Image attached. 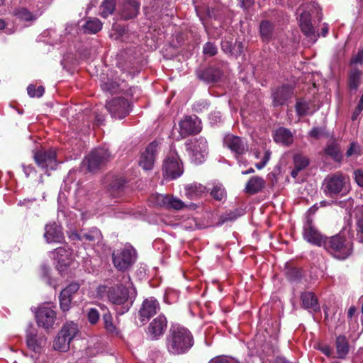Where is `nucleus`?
<instances>
[{
	"label": "nucleus",
	"instance_id": "nucleus-1",
	"mask_svg": "<svg viewBox=\"0 0 363 363\" xmlns=\"http://www.w3.org/2000/svg\"><path fill=\"white\" fill-rule=\"evenodd\" d=\"M124 283L125 285L121 284L111 287L101 285L96 289L99 296L101 297L106 296L108 300L113 306L121 307L118 311V313L121 315L129 310L137 294L135 288L130 282L129 276L124 277Z\"/></svg>",
	"mask_w": 363,
	"mask_h": 363
},
{
	"label": "nucleus",
	"instance_id": "nucleus-2",
	"mask_svg": "<svg viewBox=\"0 0 363 363\" xmlns=\"http://www.w3.org/2000/svg\"><path fill=\"white\" fill-rule=\"evenodd\" d=\"M193 345L194 339L189 330L179 325L171 328L166 338V346L169 353L177 355L184 354Z\"/></svg>",
	"mask_w": 363,
	"mask_h": 363
},
{
	"label": "nucleus",
	"instance_id": "nucleus-3",
	"mask_svg": "<svg viewBox=\"0 0 363 363\" xmlns=\"http://www.w3.org/2000/svg\"><path fill=\"white\" fill-rule=\"evenodd\" d=\"M323 190L330 197L346 195L350 191V179L340 172L329 174L323 181Z\"/></svg>",
	"mask_w": 363,
	"mask_h": 363
},
{
	"label": "nucleus",
	"instance_id": "nucleus-4",
	"mask_svg": "<svg viewBox=\"0 0 363 363\" xmlns=\"http://www.w3.org/2000/svg\"><path fill=\"white\" fill-rule=\"evenodd\" d=\"M323 246L338 259H345L351 255L352 250V243L339 235L326 238Z\"/></svg>",
	"mask_w": 363,
	"mask_h": 363
},
{
	"label": "nucleus",
	"instance_id": "nucleus-5",
	"mask_svg": "<svg viewBox=\"0 0 363 363\" xmlns=\"http://www.w3.org/2000/svg\"><path fill=\"white\" fill-rule=\"evenodd\" d=\"M78 332L77 325L71 322L66 323L54 340L53 347L55 350L65 352L69 348L71 341Z\"/></svg>",
	"mask_w": 363,
	"mask_h": 363
},
{
	"label": "nucleus",
	"instance_id": "nucleus-6",
	"mask_svg": "<svg viewBox=\"0 0 363 363\" xmlns=\"http://www.w3.org/2000/svg\"><path fill=\"white\" fill-rule=\"evenodd\" d=\"M163 174L167 179H175L184 172L182 162L175 152H171L163 163Z\"/></svg>",
	"mask_w": 363,
	"mask_h": 363
},
{
	"label": "nucleus",
	"instance_id": "nucleus-7",
	"mask_svg": "<svg viewBox=\"0 0 363 363\" xmlns=\"http://www.w3.org/2000/svg\"><path fill=\"white\" fill-rule=\"evenodd\" d=\"M113 263L115 267L120 271L128 269L136 259L135 249L131 247H125L121 250L114 252L112 255Z\"/></svg>",
	"mask_w": 363,
	"mask_h": 363
},
{
	"label": "nucleus",
	"instance_id": "nucleus-8",
	"mask_svg": "<svg viewBox=\"0 0 363 363\" xmlns=\"http://www.w3.org/2000/svg\"><path fill=\"white\" fill-rule=\"evenodd\" d=\"M186 150L191 160L195 164L202 163L207 155V141L205 138H200L194 141L186 143Z\"/></svg>",
	"mask_w": 363,
	"mask_h": 363
},
{
	"label": "nucleus",
	"instance_id": "nucleus-9",
	"mask_svg": "<svg viewBox=\"0 0 363 363\" xmlns=\"http://www.w3.org/2000/svg\"><path fill=\"white\" fill-rule=\"evenodd\" d=\"M110 153L104 148L91 151L83 162L89 172H94L104 166L110 159Z\"/></svg>",
	"mask_w": 363,
	"mask_h": 363
},
{
	"label": "nucleus",
	"instance_id": "nucleus-10",
	"mask_svg": "<svg viewBox=\"0 0 363 363\" xmlns=\"http://www.w3.org/2000/svg\"><path fill=\"white\" fill-rule=\"evenodd\" d=\"M149 201L153 206L168 209L180 210L184 206L182 200L167 194H152L150 196Z\"/></svg>",
	"mask_w": 363,
	"mask_h": 363
},
{
	"label": "nucleus",
	"instance_id": "nucleus-11",
	"mask_svg": "<svg viewBox=\"0 0 363 363\" xmlns=\"http://www.w3.org/2000/svg\"><path fill=\"white\" fill-rule=\"evenodd\" d=\"M54 306L46 304L40 306L35 314L39 326L45 329L52 328L56 320V312Z\"/></svg>",
	"mask_w": 363,
	"mask_h": 363
},
{
	"label": "nucleus",
	"instance_id": "nucleus-12",
	"mask_svg": "<svg viewBox=\"0 0 363 363\" xmlns=\"http://www.w3.org/2000/svg\"><path fill=\"white\" fill-rule=\"evenodd\" d=\"M113 118L121 119L130 112V104L124 98H116L109 101L106 106Z\"/></svg>",
	"mask_w": 363,
	"mask_h": 363
},
{
	"label": "nucleus",
	"instance_id": "nucleus-13",
	"mask_svg": "<svg viewBox=\"0 0 363 363\" xmlns=\"http://www.w3.org/2000/svg\"><path fill=\"white\" fill-rule=\"evenodd\" d=\"M201 123L196 116H185L179 122V133L182 138L197 134L201 130Z\"/></svg>",
	"mask_w": 363,
	"mask_h": 363
},
{
	"label": "nucleus",
	"instance_id": "nucleus-14",
	"mask_svg": "<svg viewBox=\"0 0 363 363\" xmlns=\"http://www.w3.org/2000/svg\"><path fill=\"white\" fill-rule=\"evenodd\" d=\"M158 150V142L152 141L147 146L145 151L142 152L139 160V165L143 169L150 170L152 169Z\"/></svg>",
	"mask_w": 363,
	"mask_h": 363
},
{
	"label": "nucleus",
	"instance_id": "nucleus-15",
	"mask_svg": "<svg viewBox=\"0 0 363 363\" xmlns=\"http://www.w3.org/2000/svg\"><path fill=\"white\" fill-rule=\"evenodd\" d=\"M303 235L305 240L316 246H323L326 238L324 237L308 219L303 225Z\"/></svg>",
	"mask_w": 363,
	"mask_h": 363
},
{
	"label": "nucleus",
	"instance_id": "nucleus-16",
	"mask_svg": "<svg viewBox=\"0 0 363 363\" xmlns=\"http://www.w3.org/2000/svg\"><path fill=\"white\" fill-rule=\"evenodd\" d=\"M223 145L235 155H243L248 150L246 140L232 134H228L224 137Z\"/></svg>",
	"mask_w": 363,
	"mask_h": 363
},
{
	"label": "nucleus",
	"instance_id": "nucleus-17",
	"mask_svg": "<svg viewBox=\"0 0 363 363\" xmlns=\"http://www.w3.org/2000/svg\"><path fill=\"white\" fill-rule=\"evenodd\" d=\"M167 320L164 315H160L149 324L147 335L151 340H158L166 331Z\"/></svg>",
	"mask_w": 363,
	"mask_h": 363
},
{
	"label": "nucleus",
	"instance_id": "nucleus-18",
	"mask_svg": "<svg viewBox=\"0 0 363 363\" xmlns=\"http://www.w3.org/2000/svg\"><path fill=\"white\" fill-rule=\"evenodd\" d=\"M34 159L36 164L42 169L52 170L57 167L56 155L52 150L37 151L34 154Z\"/></svg>",
	"mask_w": 363,
	"mask_h": 363
},
{
	"label": "nucleus",
	"instance_id": "nucleus-19",
	"mask_svg": "<svg viewBox=\"0 0 363 363\" xmlns=\"http://www.w3.org/2000/svg\"><path fill=\"white\" fill-rule=\"evenodd\" d=\"M46 337L44 335H38L34 329L30 327L26 332V345L29 350L35 352V354H40L42 352L43 347L46 344Z\"/></svg>",
	"mask_w": 363,
	"mask_h": 363
},
{
	"label": "nucleus",
	"instance_id": "nucleus-20",
	"mask_svg": "<svg viewBox=\"0 0 363 363\" xmlns=\"http://www.w3.org/2000/svg\"><path fill=\"white\" fill-rule=\"evenodd\" d=\"M160 308V303L154 297L145 299L139 311L140 320L143 322L147 321L155 315Z\"/></svg>",
	"mask_w": 363,
	"mask_h": 363
},
{
	"label": "nucleus",
	"instance_id": "nucleus-21",
	"mask_svg": "<svg viewBox=\"0 0 363 363\" xmlns=\"http://www.w3.org/2000/svg\"><path fill=\"white\" fill-rule=\"evenodd\" d=\"M79 284L77 282H72L63 289L60 295V308L63 311L69 309L72 300L74 296L79 289Z\"/></svg>",
	"mask_w": 363,
	"mask_h": 363
},
{
	"label": "nucleus",
	"instance_id": "nucleus-22",
	"mask_svg": "<svg viewBox=\"0 0 363 363\" xmlns=\"http://www.w3.org/2000/svg\"><path fill=\"white\" fill-rule=\"evenodd\" d=\"M300 12L299 26L304 35L309 38L313 43L316 40L315 28L311 22V14L305 11L303 7L298 9Z\"/></svg>",
	"mask_w": 363,
	"mask_h": 363
},
{
	"label": "nucleus",
	"instance_id": "nucleus-23",
	"mask_svg": "<svg viewBox=\"0 0 363 363\" xmlns=\"http://www.w3.org/2000/svg\"><path fill=\"white\" fill-rule=\"evenodd\" d=\"M54 258L57 261V269L62 273L65 268L72 262V250L65 247H59L52 252Z\"/></svg>",
	"mask_w": 363,
	"mask_h": 363
},
{
	"label": "nucleus",
	"instance_id": "nucleus-24",
	"mask_svg": "<svg viewBox=\"0 0 363 363\" xmlns=\"http://www.w3.org/2000/svg\"><path fill=\"white\" fill-rule=\"evenodd\" d=\"M44 238L48 243L62 242L65 238L61 227L55 223L45 225Z\"/></svg>",
	"mask_w": 363,
	"mask_h": 363
},
{
	"label": "nucleus",
	"instance_id": "nucleus-25",
	"mask_svg": "<svg viewBox=\"0 0 363 363\" xmlns=\"http://www.w3.org/2000/svg\"><path fill=\"white\" fill-rule=\"evenodd\" d=\"M293 89L288 85L282 86L278 88L272 94L273 104L274 106H281L293 95Z\"/></svg>",
	"mask_w": 363,
	"mask_h": 363
},
{
	"label": "nucleus",
	"instance_id": "nucleus-26",
	"mask_svg": "<svg viewBox=\"0 0 363 363\" xmlns=\"http://www.w3.org/2000/svg\"><path fill=\"white\" fill-rule=\"evenodd\" d=\"M274 140L277 143L287 146L293 143L294 138L289 129L279 128L274 132Z\"/></svg>",
	"mask_w": 363,
	"mask_h": 363
},
{
	"label": "nucleus",
	"instance_id": "nucleus-27",
	"mask_svg": "<svg viewBox=\"0 0 363 363\" xmlns=\"http://www.w3.org/2000/svg\"><path fill=\"white\" fill-rule=\"evenodd\" d=\"M140 5L135 0H125L121 16L125 19L135 17L138 13Z\"/></svg>",
	"mask_w": 363,
	"mask_h": 363
},
{
	"label": "nucleus",
	"instance_id": "nucleus-28",
	"mask_svg": "<svg viewBox=\"0 0 363 363\" xmlns=\"http://www.w3.org/2000/svg\"><path fill=\"white\" fill-rule=\"evenodd\" d=\"M303 307L311 311H318L320 309L317 298L313 293L310 291L304 292L301 296Z\"/></svg>",
	"mask_w": 363,
	"mask_h": 363
},
{
	"label": "nucleus",
	"instance_id": "nucleus-29",
	"mask_svg": "<svg viewBox=\"0 0 363 363\" xmlns=\"http://www.w3.org/2000/svg\"><path fill=\"white\" fill-rule=\"evenodd\" d=\"M184 189L186 196L190 199H197L206 193V186L197 183L187 184Z\"/></svg>",
	"mask_w": 363,
	"mask_h": 363
},
{
	"label": "nucleus",
	"instance_id": "nucleus-30",
	"mask_svg": "<svg viewBox=\"0 0 363 363\" xmlns=\"http://www.w3.org/2000/svg\"><path fill=\"white\" fill-rule=\"evenodd\" d=\"M265 182L263 178L255 176L251 177L245 186V191L249 194H255L264 186Z\"/></svg>",
	"mask_w": 363,
	"mask_h": 363
},
{
	"label": "nucleus",
	"instance_id": "nucleus-31",
	"mask_svg": "<svg viewBox=\"0 0 363 363\" xmlns=\"http://www.w3.org/2000/svg\"><path fill=\"white\" fill-rule=\"evenodd\" d=\"M102 238L101 231L96 228H91L88 232H82V242L93 245L99 243Z\"/></svg>",
	"mask_w": 363,
	"mask_h": 363
},
{
	"label": "nucleus",
	"instance_id": "nucleus-32",
	"mask_svg": "<svg viewBox=\"0 0 363 363\" xmlns=\"http://www.w3.org/2000/svg\"><path fill=\"white\" fill-rule=\"evenodd\" d=\"M103 322L105 330L112 335H118L120 330L113 320V318L109 312L103 315Z\"/></svg>",
	"mask_w": 363,
	"mask_h": 363
},
{
	"label": "nucleus",
	"instance_id": "nucleus-33",
	"mask_svg": "<svg viewBox=\"0 0 363 363\" xmlns=\"http://www.w3.org/2000/svg\"><path fill=\"white\" fill-rule=\"evenodd\" d=\"M42 12H37L35 13H31L27 9L21 7L16 9L14 15L21 21H33L36 20Z\"/></svg>",
	"mask_w": 363,
	"mask_h": 363
},
{
	"label": "nucleus",
	"instance_id": "nucleus-34",
	"mask_svg": "<svg viewBox=\"0 0 363 363\" xmlns=\"http://www.w3.org/2000/svg\"><path fill=\"white\" fill-rule=\"evenodd\" d=\"M84 33L94 34L102 28V23L96 18L88 19L83 26Z\"/></svg>",
	"mask_w": 363,
	"mask_h": 363
},
{
	"label": "nucleus",
	"instance_id": "nucleus-35",
	"mask_svg": "<svg viewBox=\"0 0 363 363\" xmlns=\"http://www.w3.org/2000/svg\"><path fill=\"white\" fill-rule=\"evenodd\" d=\"M336 350L339 358H344L349 352V345L345 336H338L336 340Z\"/></svg>",
	"mask_w": 363,
	"mask_h": 363
},
{
	"label": "nucleus",
	"instance_id": "nucleus-36",
	"mask_svg": "<svg viewBox=\"0 0 363 363\" xmlns=\"http://www.w3.org/2000/svg\"><path fill=\"white\" fill-rule=\"evenodd\" d=\"M116 0H104L100 6V15L103 18H107L111 15L116 9Z\"/></svg>",
	"mask_w": 363,
	"mask_h": 363
},
{
	"label": "nucleus",
	"instance_id": "nucleus-37",
	"mask_svg": "<svg viewBox=\"0 0 363 363\" xmlns=\"http://www.w3.org/2000/svg\"><path fill=\"white\" fill-rule=\"evenodd\" d=\"M362 73L359 69H352L349 75V86L350 89L357 90L360 84Z\"/></svg>",
	"mask_w": 363,
	"mask_h": 363
},
{
	"label": "nucleus",
	"instance_id": "nucleus-38",
	"mask_svg": "<svg viewBox=\"0 0 363 363\" xmlns=\"http://www.w3.org/2000/svg\"><path fill=\"white\" fill-rule=\"evenodd\" d=\"M220 76L219 72L215 70L212 67L206 69L202 74H199L200 79L206 81L208 82L216 81Z\"/></svg>",
	"mask_w": 363,
	"mask_h": 363
},
{
	"label": "nucleus",
	"instance_id": "nucleus-39",
	"mask_svg": "<svg viewBox=\"0 0 363 363\" xmlns=\"http://www.w3.org/2000/svg\"><path fill=\"white\" fill-rule=\"evenodd\" d=\"M325 152L327 155L332 157L335 161H340L342 159V155L340 152L337 144L334 142L329 143L325 149Z\"/></svg>",
	"mask_w": 363,
	"mask_h": 363
},
{
	"label": "nucleus",
	"instance_id": "nucleus-40",
	"mask_svg": "<svg viewBox=\"0 0 363 363\" xmlns=\"http://www.w3.org/2000/svg\"><path fill=\"white\" fill-rule=\"evenodd\" d=\"M294 167L301 171L304 169L309 164L308 159L302 154H296L293 158Z\"/></svg>",
	"mask_w": 363,
	"mask_h": 363
},
{
	"label": "nucleus",
	"instance_id": "nucleus-41",
	"mask_svg": "<svg viewBox=\"0 0 363 363\" xmlns=\"http://www.w3.org/2000/svg\"><path fill=\"white\" fill-rule=\"evenodd\" d=\"M259 29L262 38L265 40H268L271 38L272 25L267 21H263L260 23Z\"/></svg>",
	"mask_w": 363,
	"mask_h": 363
},
{
	"label": "nucleus",
	"instance_id": "nucleus-42",
	"mask_svg": "<svg viewBox=\"0 0 363 363\" xmlns=\"http://www.w3.org/2000/svg\"><path fill=\"white\" fill-rule=\"evenodd\" d=\"M211 195L217 201H222L226 196L225 191L223 186L220 184H216L213 187L211 191Z\"/></svg>",
	"mask_w": 363,
	"mask_h": 363
},
{
	"label": "nucleus",
	"instance_id": "nucleus-43",
	"mask_svg": "<svg viewBox=\"0 0 363 363\" xmlns=\"http://www.w3.org/2000/svg\"><path fill=\"white\" fill-rule=\"evenodd\" d=\"M119 84L116 81L108 79L107 81L102 82L101 86L105 91L111 93L116 92Z\"/></svg>",
	"mask_w": 363,
	"mask_h": 363
},
{
	"label": "nucleus",
	"instance_id": "nucleus-44",
	"mask_svg": "<svg viewBox=\"0 0 363 363\" xmlns=\"http://www.w3.org/2000/svg\"><path fill=\"white\" fill-rule=\"evenodd\" d=\"M179 294L178 291L173 289H168L164 294V301L168 303H173L177 301Z\"/></svg>",
	"mask_w": 363,
	"mask_h": 363
},
{
	"label": "nucleus",
	"instance_id": "nucleus-45",
	"mask_svg": "<svg viewBox=\"0 0 363 363\" xmlns=\"http://www.w3.org/2000/svg\"><path fill=\"white\" fill-rule=\"evenodd\" d=\"M362 154V147L360 145L353 142L350 144V147L348 148V150L346 152V156L347 157H352V156H359Z\"/></svg>",
	"mask_w": 363,
	"mask_h": 363
},
{
	"label": "nucleus",
	"instance_id": "nucleus-46",
	"mask_svg": "<svg viewBox=\"0 0 363 363\" xmlns=\"http://www.w3.org/2000/svg\"><path fill=\"white\" fill-rule=\"evenodd\" d=\"M44 91V87L42 86L36 89L35 85L30 84L27 88L28 94L30 97H40L43 95Z\"/></svg>",
	"mask_w": 363,
	"mask_h": 363
},
{
	"label": "nucleus",
	"instance_id": "nucleus-47",
	"mask_svg": "<svg viewBox=\"0 0 363 363\" xmlns=\"http://www.w3.org/2000/svg\"><path fill=\"white\" fill-rule=\"evenodd\" d=\"M308 104L305 101L298 100L296 102V111L298 116H302L306 115L308 113Z\"/></svg>",
	"mask_w": 363,
	"mask_h": 363
},
{
	"label": "nucleus",
	"instance_id": "nucleus-48",
	"mask_svg": "<svg viewBox=\"0 0 363 363\" xmlns=\"http://www.w3.org/2000/svg\"><path fill=\"white\" fill-rule=\"evenodd\" d=\"M208 363H240L236 359L226 357V356H217L212 358Z\"/></svg>",
	"mask_w": 363,
	"mask_h": 363
},
{
	"label": "nucleus",
	"instance_id": "nucleus-49",
	"mask_svg": "<svg viewBox=\"0 0 363 363\" xmlns=\"http://www.w3.org/2000/svg\"><path fill=\"white\" fill-rule=\"evenodd\" d=\"M203 54L208 56H213L217 53V48L212 43H206L203 49Z\"/></svg>",
	"mask_w": 363,
	"mask_h": 363
},
{
	"label": "nucleus",
	"instance_id": "nucleus-50",
	"mask_svg": "<svg viewBox=\"0 0 363 363\" xmlns=\"http://www.w3.org/2000/svg\"><path fill=\"white\" fill-rule=\"evenodd\" d=\"M99 313L96 308H90L87 312V318L91 324H95L99 319Z\"/></svg>",
	"mask_w": 363,
	"mask_h": 363
},
{
	"label": "nucleus",
	"instance_id": "nucleus-51",
	"mask_svg": "<svg viewBox=\"0 0 363 363\" xmlns=\"http://www.w3.org/2000/svg\"><path fill=\"white\" fill-rule=\"evenodd\" d=\"M309 136L313 138H319L324 134V130L322 128L315 127L309 132Z\"/></svg>",
	"mask_w": 363,
	"mask_h": 363
},
{
	"label": "nucleus",
	"instance_id": "nucleus-52",
	"mask_svg": "<svg viewBox=\"0 0 363 363\" xmlns=\"http://www.w3.org/2000/svg\"><path fill=\"white\" fill-rule=\"evenodd\" d=\"M357 236L359 242H363V216L357 221Z\"/></svg>",
	"mask_w": 363,
	"mask_h": 363
},
{
	"label": "nucleus",
	"instance_id": "nucleus-53",
	"mask_svg": "<svg viewBox=\"0 0 363 363\" xmlns=\"http://www.w3.org/2000/svg\"><path fill=\"white\" fill-rule=\"evenodd\" d=\"M354 180L359 186H363V170L357 169L354 172Z\"/></svg>",
	"mask_w": 363,
	"mask_h": 363
},
{
	"label": "nucleus",
	"instance_id": "nucleus-54",
	"mask_svg": "<svg viewBox=\"0 0 363 363\" xmlns=\"http://www.w3.org/2000/svg\"><path fill=\"white\" fill-rule=\"evenodd\" d=\"M42 271H43V277L45 279V281H46V283L50 286H55V284L52 282V281L49 277V272H50L49 267H48L46 266H43L42 267Z\"/></svg>",
	"mask_w": 363,
	"mask_h": 363
},
{
	"label": "nucleus",
	"instance_id": "nucleus-55",
	"mask_svg": "<svg viewBox=\"0 0 363 363\" xmlns=\"http://www.w3.org/2000/svg\"><path fill=\"white\" fill-rule=\"evenodd\" d=\"M69 238L73 241L77 240L82 242V232L78 233L77 231H73L70 233Z\"/></svg>",
	"mask_w": 363,
	"mask_h": 363
},
{
	"label": "nucleus",
	"instance_id": "nucleus-56",
	"mask_svg": "<svg viewBox=\"0 0 363 363\" xmlns=\"http://www.w3.org/2000/svg\"><path fill=\"white\" fill-rule=\"evenodd\" d=\"M352 63L354 64H362L363 63V50H359L358 53L354 56V57L351 61Z\"/></svg>",
	"mask_w": 363,
	"mask_h": 363
},
{
	"label": "nucleus",
	"instance_id": "nucleus-57",
	"mask_svg": "<svg viewBox=\"0 0 363 363\" xmlns=\"http://www.w3.org/2000/svg\"><path fill=\"white\" fill-rule=\"evenodd\" d=\"M207 106H208V104L206 102H205V101L199 102V103L194 104V109L195 111H197V112L202 111L203 109L207 108Z\"/></svg>",
	"mask_w": 363,
	"mask_h": 363
},
{
	"label": "nucleus",
	"instance_id": "nucleus-58",
	"mask_svg": "<svg viewBox=\"0 0 363 363\" xmlns=\"http://www.w3.org/2000/svg\"><path fill=\"white\" fill-rule=\"evenodd\" d=\"M125 184V180L123 179H118L116 180V183L111 184V188L112 189H120L121 188L123 184Z\"/></svg>",
	"mask_w": 363,
	"mask_h": 363
},
{
	"label": "nucleus",
	"instance_id": "nucleus-59",
	"mask_svg": "<svg viewBox=\"0 0 363 363\" xmlns=\"http://www.w3.org/2000/svg\"><path fill=\"white\" fill-rule=\"evenodd\" d=\"M34 201V199H25L23 200H20L18 203V205L29 206Z\"/></svg>",
	"mask_w": 363,
	"mask_h": 363
},
{
	"label": "nucleus",
	"instance_id": "nucleus-60",
	"mask_svg": "<svg viewBox=\"0 0 363 363\" xmlns=\"http://www.w3.org/2000/svg\"><path fill=\"white\" fill-rule=\"evenodd\" d=\"M23 172L27 177H29L32 172H34V168L30 165L26 166L23 164Z\"/></svg>",
	"mask_w": 363,
	"mask_h": 363
},
{
	"label": "nucleus",
	"instance_id": "nucleus-61",
	"mask_svg": "<svg viewBox=\"0 0 363 363\" xmlns=\"http://www.w3.org/2000/svg\"><path fill=\"white\" fill-rule=\"evenodd\" d=\"M270 157H271V152H270V150H267L264 152V155L263 158L262 159V161L264 162V163L267 164V163L268 162V161L270 159Z\"/></svg>",
	"mask_w": 363,
	"mask_h": 363
},
{
	"label": "nucleus",
	"instance_id": "nucleus-62",
	"mask_svg": "<svg viewBox=\"0 0 363 363\" xmlns=\"http://www.w3.org/2000/svg\"><path fill=\"white\" fill-rule=\"evenodd\" d=\"M356 312V308L354 306H352L349 308L347 312V316L349 318H352Z\"/></svg>",
	"mask_w": 363,
	"mask_h": 363
},
{
	"label": "nucleus",
	"instance_id": "nucleus-63",
	"mask_svg": "<svg viewBox=\"0 0 363 363\" xmlns=\"http://www.w3.org/2000/svg\"><path fill=\"white\" fill-rule=\"evenodd\" d=\"M321 351L327 356H330L331 354V349L328 346H323L321 347Z\"/></svg>",
	"mask_w": 363,
	"mask_h": 363
},
{
	"label": "nucleus",
	"instance_id": "nucleus-64",
	"mask_svg": "<svg viewBox=\"0 0 363 363\" xmlns=\"http://www.w3.org/2000/svg\"><path fill=\"white\" fill-rule=\"evenodd\" d=\"M363 110V94L362 95L359 104L357 105L358 112H361Z\"/></svg>",
	"mask_w": 363,
	"mask_h": 363
}]
</instances>
